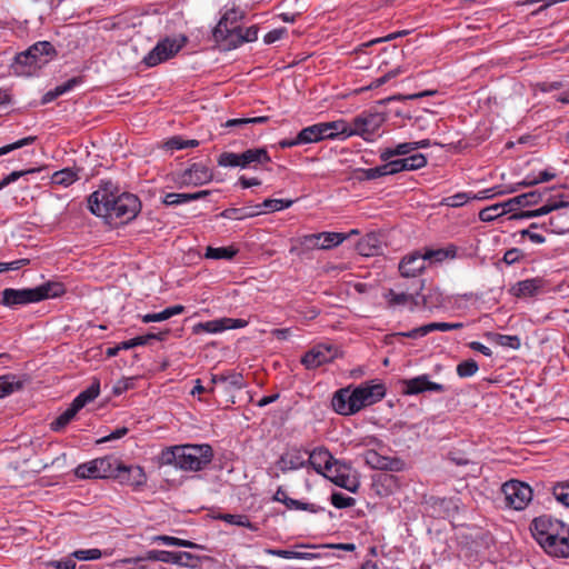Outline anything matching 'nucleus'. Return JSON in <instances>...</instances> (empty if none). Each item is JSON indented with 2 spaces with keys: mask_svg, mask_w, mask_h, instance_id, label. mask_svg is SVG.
I'll list each match as a JSON object with an SVG mask.
<instances>
[{
  "mask_svg": "<svg viewBox=\"0 0 569 569\" xmlns=\"http://www.w3.org/2000/svg\"><path fill=\"white\" fill-rule=\"evenodd\" d=\"M74 472L76 476L81 479L100 478V473H98V465L96 463V459L90 462L79 465Z\"/></svg>",
  "mask_w": 569,
  "mask_h": 569,
  "instance_id": "obj_42",
  "label": "nucleus"
},
{
  "mask_svg": "<svg viewBox=\"0 0 569 569\" xmlns=\"http://www.w3.org/2000/svg\"><path fill=\"white\" fill-rule=\"evenodd\" d=\"M258 27L257 26H250V27H240V29L237 31L238 33H233V40H231V44L229 48H238L244 42H252L258 39Z\"/></svg>",
  "mask_w": 569,
  "mask_h": 569,
  "instance_id": "obj_29",
  "label": "nucleus"
},
{
  "mask_svg": "<svg viewBox=\"0 0 569 569\" xmlns=\"http://www.w3.org/2000/svg\"><path fill=\"white\" fill-rule=\"evenodd\" d=\"M569 206V202L563 199V196L551 197L547 200V203L536 210H530L522 212L520 214L521 218H533L547 214L553 210L566 208Z\"/></svg>",
  "mask_w": 569,
  "mask_h": 569,
  "instance_id": "obj_24",
  "label": "nucleus"
},
{
  "mask_svg": "<svg viewBox=\"0 0 569 569\" xmlns=\"http://www.w3.org/2000/svg\"><path fill=\"white\" fill-rule=\"evenodd\" d=\"M66 289L60 282L48 281L36 288L13 289L7 288L1 292V305L13 308L28 303L39 302L49 298L61 297Z\"/></svg>",
  "mask_w": 569,
  "mask_h": 569,
  "instance_id": "obj_5",
  "label": "nucleus"
},
{
  "mask_svg": "<svg viewBox=\"0 0 569 569\" xmlns=\"http://www.w3.org/2000/svg\"><path fill=\"white\" fill-rule=\"evenodd\" d=\"M266 553L286 559H312L316 557V555L309 552H299L282 549H266Z\"/></svg>",
  "mask_w": 569,
  "mask_h": 569,
  "instance_id": "obj_43",
  "label": "nucleus"
},
{
  "mask_svg": "<svg viewBox=\"0 0 569 569\" xmlns=\"http://www.w3.org/2000/svg\"><path fill=\"white\" fill-rule=\"evenodd\" d=\"M503 216V209L499 203L487 207L479 212V219L483 222H490Z\"/></svg>",
  "mask_w": 569,
  "mask_h": 569,
  "instance_id": "obj_45",
  "label": "nucleus"
},
{
  "mask_svg": "<svg viewBox=\"0 0 569 569\" xmlns=\"http://www.w3.org/2000/svg\"><path fill=\"white\" fill-rule=\"evenodd\" d=\"M292 203L293 201L289 199H266L262 203L257 204L253 211L256 212V214L263 212H273L289 208L292 206Z\"/></svg>",
  "mask_w": 569,
  "mask_h": 569,
  "instance_id": "obj_31",
  "label": "nucleus"
},
{
  "mask_svg": "<svg viewBox=\"0 0 569 569\" xmlns=\"http://www.w3.org/2000/svg\"><path fill=\"white\" fill-rule=\"evenodd\" d=\"M477 371H478V363L472 359L465 360L457 366V373L461 378L471 377Z\"/></svg>",
  "mask_w": 569,
  "mask_h": 569,
  "instance_id": "obj_49",
  "label": "nucleus"
},
{
  "mask_svg": "<svg viewBox=\"0 0 569 569\" xmlns=\"http://www.w3.org/2000/svg\"><path fill=\"white\" fill-rule=\"evenodd\" d=\"M325 139L349 138L352 136L351 122L346 120H336L330 122H321Z\"/></svg>",
  "mask_w": 569,
  "mask_h": 569,
  "instance_id": "obj_20",
  "label": "nucleus"
},
{
  "mask_svg": "<svg viewBox=\"0 0 569 569\" xmlns=\"http://www.w3.org/2000/svg\"><path fill=\"white\" fill-rule=\"evenodd\" d=\"M330 500L331 503L339 509L352 507L356 503V500L352 497L345 496L341 492H333Z\"/></svg>",
  "mask_w": 569,
  "mask_h": 569,
  "instance_id": "obj_53",
  "label": "nucleus"
},
{
  "mask_svg": "<svg viewBox=\"0 0 569 569\" xmlns=\"http://www.w3.org/2000/svg\"><path fill=\"white\" fill-rule=\"evenodd\" d=\"M496 342L502 347H509L512 349H518L520 347V340L517 336L496 335Z\"/></svg>",
  "mask_w": 569,
  "mask_h": 569,
  "instance_id": "obj_58",
  "label": "nucleus"
},
{
  "mask_svg": "<svg viewBox=\"0 0 569 569\" xmlns=\"http://www.w3.org/2000/svg\"><path fill=\"white\" fill-rule=\"evenodd\" d=\"M403 383L406 386L405 392L407 395H418L423 391L443 392L447 390L443 385L430 381L428 375H421L416 378L405 380Z\"/></svg>",
  "mask_w": 569,
  "mask_h": 569,
  "instance_id": "obj_17",
  "label": "nucleus"
},
{
  "mask_svg": "<svg viewBox=\"0 0 569 569\" xmlns=\"http://www.w3.org/2000/svg\"><path fill=\"white\" fill-rule=\"evenodd\" d=\"M192 331L196 335H199L202 332L217 333V332L224 331L222 318L217 319V320L207 321V322H199L196 326H193Z\"/></svg>",
  "mask_w": 569,
  "mask_h": 569,
  "instance_id": "obj_40",
  "label": "nucleus"
},
{
  "mask_svg": "<svg viewBox=\"0 0 569 569\" xmlns=\"http://www.w3.org/2000/svg\"><path fill=\"white\" fill-rule=\"evenodd\" d=\"M38 171V169H29V170H20V171H12L10 174L4 177L2 180H0V190L9 186L10 183L17 181L19 178L28 174L33 173Z\"/></svg>",
  "mask_w": 569,
  "mask_h": 569,
  "instance_id": "obj_56",
  "label": "nucleus"
},
{
  "mask_svg": "<svg viewBox=\"0 0 569 569\" xmlns=\"http://www.w3.org/2000/svg\"><path fill=\"white\" fill-rule=\"evenodd\" d=\"M80 82V80L78 78H71L69 79L67 82L60 84V86H57L53 91L54 93L60 97L64 93H67L68 91H70L76 84H78Z\"/></svg>",
  "mask_w": 569,
  "mask_h": 569,
  "instance_id": "obj_63",
  "label": "nucleus"
},
{
  "mask_svg": "<svg viewBox=\"0 0 569 569\" xmlns=\"http://www.w3.org/2000/svg\"><path fill=\"white\" fill-rule=\"evenodd\" d=\"M96 463L98 465V473H100V478H111L117 475V460L111 458H100L96 459Z\"/></svg>",
  "mask_w": 569,
  "mask_h": 569,
  "instance_id": "obj_37",
  "label": "nucleus"
},
{
  "mask_svg": "<svg viewBox=\"0 0 569 569\" xmlns=\"http://www.w3.org/2000/svg\"><path fill=\"white\" fill-rule=\"evenodd\" d=\"M471 198L469 193L459 192L453 196L443 198L441 204L452 208H458L466 204Z\"/></svg>",
  "mask_w": 569,
  "mask_h": 569,
  "instance_id": "obj_46",
  "label": "nucleus"
},
{
  "mask_svg": "<svg viewBox=\"0 0 569 569\" xmlns=\"http://www.w3.org/2000/svg\"><path fill=\"white\" fill-rule=\"evenodd\" d=\"M305 455L306 453L300 449L288 450L280 456V458L276 462V466L283 473L292 470H298L307 466Z\"/></svg>",
  "mask_w": 569,
  "mask_h": 569,
  "instance_id": "obj_19",
  "label": "nucleus"
},
{
  "mask_svg": "<svg viewBox=\"0 0 569 569\" xmlns=\"http://www.w3.org/2000/svg\"><path fill=\"white\" fill-rule=\"evenodd\" d=\"M361 172L363 174V179L366 180H375L388 176L385 164L375 168L362 169Z\"/></svg>",
  "mask_w": 569,
  "mask_h": 569,
  "instance_id": "obj_59",
  "label": "nucleus"
},
{
  "mask_svg": "<svg viewBox=\"0 0 569 569\" xmlns=\"http://www.w3.org/2000/svg\"><path fill=\"white\" fill-rule=\"evenodd\" d=\"M152 542H162L167 546H176V547H183V548H196V549H203L202 546L197 545L190 540H184L171 536L160 535L154 536L151 538Z\"/></svg>",
  "mask_w": 569,
  "mask_h": 569,
  "instance_id": "obj_36",
  "label": "nucleus"
},
{
  "mask_svg": "<svg viewBox=\"0 0 569 569\" xmlns=\"http://www.w3.org/2000/svg\"><path fill=\"white\" fill-rule=\"evenodd\" d=\"M441 253L448 257L449 251H423L422 254L415 251L401 260L399 271L403 277H416L425 269L427 260L436 258V256Z\"/></svg>",
  "mask_w": 569,
  "mask_h": 569,
  "instance_id": "obj_14",
  "label": "nucleus"
},
{
  "mask_svg": "<svg viewBox=\"0 0 569 569\" xmlns=\"http://www.w3.org/2000/svg\"><path fill=\"white\" fill-rule=\"evenodd\" d=\"M100 393V382L98 379H93L92 385L87 388L84 391L80 392L74 400L72 401V405L78 410L82 409L87 403L93 401Z\"/></svg>",
  "mask_w": 569,
  "mask_h": 569,
  "instance_id": "obj_27",
  "label": "nucleus"
},
{
  "mask_svg": "<svg viewBox=\"0 0 569 569\" xmlns=\"http://www.w3.org/2000/svg\"><path fill=\"white\" fill-rule=\"evenodd\" d=\"M79 410L74 408L71 403L70 407L63 411L58 418H56L51 423L50 428L53 431L62 430L77 415Z\"/></svg>",
  "mask_w": 569,
  "mask_h": 569,
  "instance_id": "obj_39",
  "label": "nucleus"
},
{
  "mask_svg": "<svg viewBox=\"0 0 569 569\" xmlns=\"http://www.w3.org/2000/svg\"><path fill=\"white\" fill-rule=\"evenodd\" d=\"M388 176L405 171L403 159L389 160L385 163Z\"/></svg>",
  "mask_w": 569,
  "mask_h": 569,
  "instance_id": "obj_62",
  "label": "nucleus"
},
{
  "mask_svg": "<svg viewBox=\"0 0 569 569\" xmlns=\"http://www.w3.org/2000/svg\"><path fill=\"white\" fill-rule=\"evenodd\" d=\"M329 476L331 477V481L335 485H337L341 488H345L350 492H356V490L358 488V483L355 480H352L349 477V475L346 473V471H343V473L337 472V475L329 473Z\"/></svg>",
  "mask_w": 569,
  "mask_h": 569,
  "instance_id": "obj_44",
  "label": "nucleus"
},
{
  "mask_svg": "<svg viewBox=\"0 0 569 569\" xmlns=\"http://www.w3.org/2000/svg\"><path fill=\"white\" fill-rule=\"evenodd\" d=\"M211 170L201 163H192L189 168L178 174L176 182L179 186H202L212 180Z\"/></svg>",
  "mask_w": 569,
  "mask_h": 569,
  "instance_id": "obj_15",
  "label": "nucleus"
},
{
  "mask_svg": "<svg viewBox=\"0 0 569 569\" xmlns=\"http://www.w3.org/2000/svg\"><path fill=\"white\" fill-rule=\"evenodd\" d=\"M403 163L408 171L418 170L427 164V158L422 153H416L403 158Z\"/></svg>",
  "mask_w": 569,
  "mask_h": 569,
  "instance_id": "obj_47",
  "label": "nucleus"
},
{
  "mask_svg": "<svg viewBox=\"0 0 569 569\" xmlns=\"http://www.w3.org/2000/svg\"><path fill=\"white\" fill-rule=\"evenodd\" d=\"M531 532L538 543L551 556L569 557V527L548 516L536 518Z\"/></svg>",
  "mask_w": 569,
  "mask_h": 569,
  "instance_id": "obj_3",
  "label": "nucleus"
},
{
  "mask_svg": "<svg viewBox=\"0 0 569 569\" xmlns=\"http://www.w3.org/2000/svg\"><path fill=\"white\" fill-rule=\"evenodd\" d=\"M556 178V173L550 170H543L536 177H526L522 181L518 182L515 188L510 189L509 192H515L520 187H532L540 182H547Z\"/></svg>",
  "mask_w": 569,
  "mask_h": 569,
  "instance_id": "obj_35",
  "label": "nucleus"
},
{
  "mask_svg": "<svg viewBox=\"0 0 569 569\" xmlns=\"http://www.w3.org/2000/svg\"><path fill=\"white\" fill-rule=\"evenodd\" d=\"M386 396V388L382 383H361L341 388L333 393L331 405L333 410L342 416H351L361 409L379 402Z\"/></svg>",
  "mask_w": 569,
  "mask_h": 569,
  "instance_id": "obj_2",
  "label": "nucleus"
},
{
  "mask_svg": "<svg viewBox=\"0 0 569 569\" xmlns=\"http://www.w3.org/2000/svg\"><path fill=\"white\" fill-rule=\"evenodd\" d=\"M269 117L260 116V117H248V118H236L229 119L224 123H222L223 128H233L238 131H243L249 124H261L268 122Z\"/></svg>",
  "mask_w": 569,
  "mask_h": 569,
  "instance_id": "obj_32",
  "label": "nucleus"
},
{
  "mask_svg": "<svg viewBox=\"0 0 569 569\" xmlns=\"http://www.w3.org/2000/svg\"><path fill=\"white\" fill-rule=\"evenodd\" d=\"M222 214L229 219H243L247 217L256 216V212L253 211V209L241 208V209H228V210L223 211Z\"/></svg>",
  "mask_w": 569,
  "mask_h": 569,
  "instance_id": "obj_57",
  "label": "nucleus"
},
{
  "mask_svg": "<svg viewBox=\"0 0 569 569\" xmlns=\"http://www.w3.org/2000/svg\"><path fill=\"white\" fill-rule=\"evenodd\" d=\"M210 194L209 190H200L197 192H190V193H177V192H169L163 197L162 202L166 206H178L182 203H187L193 200H199L208 197Z\"/></svg>",
  "mask_w": 569,
  "mask_h": 569,
  "instance_id": "obj_23",
  "label": "nucleus"
},
{
  "mask_svg": "<svg viewBox=\"0 0 569 569\" xmlns=\"http://www.w3.org/2000/svg\"><path fill=\"white\" fill-rule=\"evenodd\" d=\"M78 179H79V169H73V168H64L62 170L56 171L51 177L52 183L59 184L62 187H69L73 182H76Z\"/></svg>",
  "mask_w": 569,
  "mask_h": 569,
  "instance_id": "obj_34",
  "label": "nucleus"
},
{
  "mask_svg": "<svg viewBox=\"0 0 569 569\" xmlns=\"http://www.w3.org/2000/svg\"><path fill=\"white\" fill-rule=\"evenodd\" d=\"M359 234L357 229L347 233L341 232H320L305 234L292 239L291 249H331L340 246L345 240Z\"/></svg>",
  "mask_w": 569,
  "mask_h": 569,
  "instance_id": "obj_7",
  "label": "nucleus"
},
{
  "mask_svg": "<svg viewBox=\"0 0 569 569\" xmlns=\"http://www.w3.org/2000/svg\"><path fill=\"white\" fill-rule=\"evenodd\" d=\"M385 122V117L380 112H361L351 121L352 136H360L365 140H369Z\"/></svg>",
  "mask_w": 569,
  "mask_h": 569,
  "instance_id": "obj_12",
  "label": "nucleus"
},
{
  "mask_svg": "<svg viewBox=\"0 0 569 569\" xmlns=\"http://www.w3.org/2000/svg\"><path fill=\"white\" fill-rule=\"evenodd\" d=\"M36 140V137H26L20 139L13 143L7 144L0 148V156L7 154L16 149L22 148L24 146L31 144Z\"/></svg>",
  "mask_w": 569,
  "mask_h": 569,
  "instance_id": "obj_55",
  "label": "nucleus"
},
{
  "mask_svg": "<svg viewBox=\"0 0 569 569\" xmlns=\"http://www.w3.org/2000/svg\"><path fill=\"white\" fill-rule=\"evenodd\" d=\"M54 54V47L49 41H39L16 56L12 64L13 72L18 76H32L47 64Z\"/></svg>",
  "mask_w": 569,
  "mask_h": 569,
  "instance_id": "obj_6",
  "label": "nucleus"
},
{
  "mask_svg": "<svg viewBox=\"0 0 569 569\" xmlns=\"http://www.w3.org/2000/svg\"><path fill=\"white\" fill-rule=\"evenodd\" d=\"M218 164L220 167H240V153L222 152L218 158Z\"/></svg>",
  "mask_w": 569,
  "mask_h": 569,
  "instance_id": "obj_50",
  "label": "nucleus"
},
{
  "mask_svg": "<svg viewBox=\"0 0 569 569\" xmlns=\"http://www.w3.org/2000/svg\"><path fill=\"white\" fill-rule=\"evenodd\" d=\"M241 168H248L256 164L268 163L271 158L266 148L248 149L240 153Z\"/></svg>",
  "mask_w": 569,
  "mask_h": 569,
  "instance_id": "obj_21",
  "label": "nucleus"
},
{
  "mask_svg": "<svg viewBox=\"0 0 569 569\" xmlns=\"http://www.w3.org/2000/svg\"><path fill=\"white\" fill-rule=\"evenodd\" d=\"M307 465H310L318 473H323V471H331V465L336 462V459L332 455L323 447H319L308 452Z\"/></svg>",
  "mask_w": 569,
  "mask_h": 569,
  "instance_id": "obj_18",
  "label": "nucleus"
},
{
  "mask_svg": "<svg viewBox=\"0 0 569 569\" xmlns=\"http://www.w3.org/2000/svg\"><path fill=\"white\" fill-rule=\"evenodd\" d=\"M90 211L106 219L109 224L118 226L131 221L140 211L141 203L132 193H119L118 189L107 182L88 199Z\"/></svg>",
  "mask_w": 569,
  "mask_h": 569,
  "instance_id": "obj_1",
  "label": "nucleus"
},
{
  "mask_svg": "<svg viewBox=\"0 0 569 569\" xmlns=\"http://www.w3.org/2000/svg\"><path fill=\"white\" fill-rule=\"evenodd\" d=\"M552 493L557 501L569 507V482L557 483L552 489Z\"/></svg>",
  "mask_w": 569,
  "mask_h": 569,
  "instance_id": "obj_48",
  "label": "nucleus"
},
{
  "mask_svg": "<svg viewBox=\"0 0 569 569\" xmlns=\"http://www.w3.org/2000/svg\"><path fill=\"white\" fill-rule=\"evenodd\" d=\"M241 379L242 377L240 375H231V376H223V375H213L211 377V383L212 385H217V383H229L231 385L232 387L234 388H241Z\"/></svg>",
  "mask_w": 569,
  "mask_h": 569,
  "instance_id": "obj_52",
  "label": "nucleus"
},
{
  "mask_svg": "<svg viewBox=\"0 0 569 569\" xmlns=\"http://www.w3.org/2000/svg\"><path fill=\"white\" fill-rule=\"evenodd\" d=\"M183 139L181 137H172L163 143V148L168 151L184 149Z\"/></svg>",
  "mask_w": 569,
  "mask_h": 569,
  "instance_id": "obj_64",
  "label": "nucleus"
},
{
  "mask_svg": "<svg viewBox=\"0 0 569 569\" xmlns=\"http://www.w3.org/2000/svg\"><path fill=\"white\" fill-rule=\"evenodd\" d=\"M542 287L541 279H527L517 282L511 289V293L518 298L533 297Z\"/></svg>",
  "mask_w": 569,
  "mask_h": 569,
  "instance_id": "obj_22",
  "label": "nucleus"
},
{
  "mask_svg": "<svg viewBox=\"0 0 569 569\" xmlns=\"http://www.w3.org/2000/svg\"><path fill=\"white\" fill-rule=\"evenodd\" d=\"M22 387V382L13 376L0 377V398H3Z\"/></svg>",
  "mask_w": 569,
  "mask_h": 569,
  "instance_id": "obj_41",
  "label": "nucleus"
},
{
  "mask_svg": "<svg viewBox=\"0 0 569 569\" xmlns=\"http://www.w3.org/2000/svg\"><path fill=\"white\" fill-rule=\"evenodd\" d=\"M323 139H325V136H323L321 122L309 126L307 128H303L298 133V140L301 144L313 143V142H318Z\"/></svg>",
  "mask_w": 569,
  "mask_h": 569,
  "instance_id": "obj_30",
  "label": "nucleus"
},
{
  "mask_svg": "<svg viewBox=\"0 0 569 569\" xmlns=\"http://www.w3.org/2000/svg\"><path fill=\"white\" fill-rule=\"evenodd\" d=\"M186 38L181 41L166 38L144 57L143 61L148 67H154L170 58H172L184 44Z\"/></svg>",
  "mask_w": 569,
  "mask_h": 569,
  "instance_id": "obj_13",
  "label": "nucleus"
},
{
  "mask_svg": "<svg viewBox=\"0 0 569 569\" xmlns=\"http://www.w3.org/2000/svg\"><path fill=\"white\" fill-rule=\"evenodd\" d=\"M385 298L391 307L407 303L417 305L413 295L406 292L396 293L392 289L388 290Z\"/></svg>",
  "mask_w": 569,
  "mask_h": 569,
  "instance_id": "obj_38",
  "label": "nucleus"
},
{
  "mask_svg": "<svg viewBox=\"0 0 569 569\" xmlns=\"http://www.w3.org/2000/svg\"><path fill=\"white\" fill-rule=\"evenodd\" d=\"M502 492L506 503L516 510H523L532 499V489L518 480L503 483Z\"/></svg>",
  "mask_w": 569,
  "mask_h": 569,
  "instance_id": "obj_11",
  "label": "nucleus"
},
{
  "mask_svg": "<svg viewBox=\"0 0 569 569\" xmlns=\"http://www.w3.org/2000/svg\"><path fill=\"white\" fill-rule=\"evenodd\" d=\"M341 356L342 353L337 346L318 343L302 356L301 363L306 369L312 370Z\"/></svg>",
  "mask_w": 569,
  "mask_h": 569,
  "instance_id": "obj_10",
  "label": "nucleus"
},
{
  "mask_svg": "<svg viewBox=\"0 0 569 569\" xmlns=\"http://www.w3.org/2000/svg\"><path fill=\"white\" fill-rule=\"evenodd\" d=\"M116 478L123 485H128L131 487H141L147 481V476L143 469L139 466H123L121 463H117V475Z\"/></svg>",
  "mask_w": 569,
  "mask_h": 569,
  "instance_id": "obj_16",
  "label": "nucleus"
},
{
  "mask_svg": "<svg viewBox=\"0 0 569 569\" xmlns=\"http://www.w3.org/2000/svg\"><path fill=\"white\" fill-rule=\"evenodd\" d=\"M72 556L79 560H96L101 558L102 552L100 549H87V550H77L72 553Z\"/></svg>",
  "mask_w": 569,
  "mask_h": 569,
  "instance_id": "obj_60",
  "label": "nucleus"
},
{
  "mask_svg": "<svg viewBox=\"0 0 569 569\" xmlns=\"http://www.w3.org/2000/svg\"><path fill=\"white\" fill-rule=\"evenodd\" d=\"M273 500L284 503L288 509L308 510L311 512L317 511V508L315 505L305 503L299 500L289 498L287 496V492L281 487L278 488V490L276 491V493L273 496Z\"/></svg>",
  "mask_w": 569,
  "mask_h": 569,
  "instance_id": "obj_26",
  "label": "nucleus"
},
{
  "mask_svg": "<svg viewBox=\"0 0 569 569\" xmlns=\"http://www.w3.org/2000/svg\"><path fill=\"white\" fill-rule=\"evenodd\" d=\"M389 246L382 232H369L357 242V249H380Z\"/></svg>",
  "mask_w": 569,
  "mask_h": 569,
  "instance_id": "obj_28",
  "label": "nucleus"
},
{
  "mask_svg": "<svg viewBox=\"0 0 569 569\" xmlns=\"http://www.w3.org/2000/svg\"><path fill=\"white\" fill-rule=\"evenodd\" d=\"M366 462L373 469L397 470L398 460L383 457L375 450H369L365 455Z\"/></svg>",
  "mask_w": 569,
  "mask_h": 569,
  "instance_id": "obj_25",
  "label": "nucleus"
},
{
  "mask_svg": "<svg viewBox=\"0 0 569 569\" xmlns=\"http://www.w3.org/2000/svg\"><path fill=\"white\" fill-rule=\"evenodd\" d=\"M244 17L246 12L240 8L232 7L227 9L213 29V38L217 41L226 42L230 47L233 33H238L237 31L240 29V23Z\"/></svg>",
  "mask_w": 569,
  "mask_h": 569,
  "instance_id": "obj_8",
  "label": "nucleus"
},
{
  "mask_svg": "<svg viewBox=\"0 0 569 569\" xmlns=\"http://www.w3.org/2000/svg\"><path fill=\"white\" fill-rule=\"evenodd\" d=\"M220 519L231 525L252 528L248 517L243 515L224 513L220 516Z\"/></svg>",
  "mask_w": 569,
  "mask_h": 569,
  "instance_id": "obj_54",
  "label": "nucleus"
},
{
  "mask_svg": "<svg viewBox=\"0 0 569 569\" xmlns=\"http://www.w3.org/2000/svg\"><path fill=\"white\" fill-rule=\"evenodd\" d=\"M238 251H204V259H224L232 260Z\"/></svg>",
  "mask_w": 569,
  "mask_h": 569,
  "instance_id": "obj_61",
  "label": "nucleus"
},
{
  "mask_svg": "<svg viewBox=\"0 0 569 569\" xmlns=\"http://www.w3.org/2000/svg\"><path fill=\"white\" fill-rule=\"evenodd\" d=\"M440 330V331H448V322H431L428 325H423L421 327L415 328L408 332L400 333L401 336H405L407 338L416 339L419 337H423L432 331Z\"/></svg>",
  "mask_w": 569,
  "mask_h": 569,
  "instance_id": "obj_33",
  "label": "nucleus"
},
{
  "mask_svg": "<svg viewBox=\"0 0 569 569\" xmlns=\"http://www.w3.org/2000/svg\"><path fill=\"white\" fill-rule=\"evenodd\" d=\"M517 199L519 201V207L533 206L541 201L542 193L539 191H530V192H526L520 196H517Z\"/></svg>",
  "mask_w": 569,
  "mask_h": 569,
  "instance_id": "obj_51",
  "label": "nucleus"
},
{
  "mask_svg": "<svg viewBox=\"0 0 569 569\" xmlns=\"http://www.w3.org/2000/svg\"><path fill=\"white\" fill-rule=\"evenodd\" d=\"M213 451L209 445H180L166 448L159 456V465L174 466L183 471H198L212 460Z\"/></svg>",
  "mask_w": 569,
  "mask_h": 569,
  "instance_id": "obj_4",
  "label": "nucleus"
},
{
  "mask_svg": "<svg viewBox=\"0 0 569 569\" xmlns=\"http://www.w3.org/2000/svg\"><path fill=\"white\" fill-rule=\"evenodd\" d=\"M140 560L161 561L194 569L199 566L201 558L187 551L149 550L144 557L127 559L124 561L130 563Z\"/></svg>",
  "mask_w": 569,
  "mask_h": 569,
  "instance_id": "obj_9",
  "label": "nucleus"
}]
</instances>
